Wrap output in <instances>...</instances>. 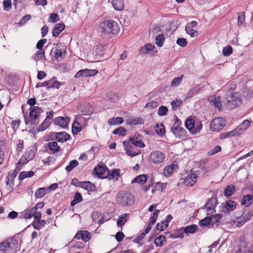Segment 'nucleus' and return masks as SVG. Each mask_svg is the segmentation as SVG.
I'll use <instances>...</instances> for the list:
<instances>
[{"label": "nucleus", "mask_w": 253, "mask_h": 253, "mask_svg": "<svg viewBox=\"0 0 253 253\" xmlns=\"http://www.w3.org/2000/svg\"><path fill=\"white\" fill-rule=\"evenodd\" d=\"M178 168L176 162H173L170 165L166 166L163 170V174L166 177L171 176L174 171Z\"/></svg>", "instance_id": "10"}, {"label": "nucleus", "mask_w": 253, "mask_h": 253, "mask_svg": "<svg viewBox=\"0 0 253 253\" xmlns=\"http://www.w3.org/2000/svg\"><path fill=\"white\" fill-rule=\"evenodd\" d=\"M160 210H155V211L152 214V215L150 217V219L149 222V223H150V224L154 225L155 223L158 218V214L160 213Z\"/></svg>", "instance_id": "48"}, {"label": "nucleus", "mask_w": 253, "mask_h": 253, "mask_svg": "<svg viewBox=\"0 0 253 253\" xmlns=\"http://www.w3.org/2000/svg\"><path fill=\"white\" fill-rule=\"evenodd\" d=\"M183 77L184 75H181L180 76L173 79L170 83V86L172 87L178 86L182 82Z\"/></svg>", "instance_id": "42"}, {"label": "nucleus", "mask_w": 253, "mask_h": 253, "mask_svg": "<svg viewBox=\"0 0 253 253\" xmlns=\"http://www.w3.org/2000/svg\"><path fill=\"white\" fill-rule=\"evenodd\" d=\"M155 129L157 133L161 136H163L165 134V127L163 124H161L160 125L157 124Z\"/></svg>", "instance_id": "49"}, {"label": "nucleus", "mask_w": 253, "mask_h": 253, "mask_svg": "<svg viewBox=\"0 0 253 253\" xmlns=\"http://www.w3.org/2000/svg\"><path fill=\"white\" fill-rule=\"evenodd\" d=\"M66 46L61 43L57 44V47L54 52V57L58 59L66 53Z\"/></svg>", "instance_id": "20"}, {"label": "nucleus", "mask_w": 253, "mask_h": 253, "mask_svg": "<svg viewBox=\"0 0 253 253\" xmlns=\"http://www.w3.org/2000/svg\"><path fill=\"white\" fill-rule=\"evenodd\" d=\"M233 52L232 47L231 46H227L223 48L222 53L224 56H228Z\"/></svg>", "instance_id": "55"}, {"label": "nucleus", "mask_w": 253, "mask_h": 253, "mask_svg": "<svg viewBox=\"0 0 253 253\" xmlns=\"http://www.w3.org/2000/svg\"><path fill=\"white\" fill-rule=\"evenodd\" d=\"M48 191L47 189L44 188H39L35 193V197L36 198H41L45 195V191Z\"/></svg>", "instance_id": "44"}, {"label": "nucleus", "mask_w": 253, "mask_h": 253, "mask_svg": "<svg viewBox=\"0 0 253 253\" xmlns=\"http://www.w3.org/2000/svg\"><path fill=\"white\" fill-rule=\"evenodd\" d=\"M142 123V120L141 118L132 117L126 120V123L129 125L141 124Z\"/></svg>", "instance_id": "38"}, {"label": "nucleus", "mask_w": 253, "mask_h": 253, "mask_svg": "<svg viewBox=\"0 0 253 253\" xmlns=\"http://www.w3.org/2000/svg\"><path fill=\"white\" fill-rule=\"evenodd\" d=\"M49 81H51L50 84L48 86V88H56L59 89L61 85L64 84V82H60L56 80L55 77H53L51 79L49 80Z\"/></svg>", "instance_id": "24"}, {"label": "nucleus", "mask_w": 253, "mask_h": 253, "mask_svg": "<svg viewBox=\"0 0 253 253\" xmlns=\"http://www.w3.org/2000/svg\"><path fill=\"white\" fill-rule=\"evenodd\" d=\"M129 214L128 213H124L122 214L117 221V225L119 226H122L128 220Z\"/></svg>", "instance_id": "34"}, {"label": "nucleus", "mask_w": 253, "mask_h": 253, "mask_svg": "<svg viewBox=\"0 0 253 253\" xmlns=\"http://www.w3.org/2000/svg\"><path fill=\"white\" fill-rule=\"evenodd\" d=\"M120 31L119 25L111 19L101 21L98 27V31L101 36L110 38L117 36Z\"/></svg>", "instance_id": "1"}, {"label": "nucleus", "mask_w": 253, "mask_h": 253, "mask_svg": "<svg viewBox=\"0 0 253 253\" xmlns=\"http://www.w3.org/2000/svg\"><path fill=\"white\" fill-rule=\"evenodd\" d=\"M158 106V102L156 101H151L146 104L145 107L148 109H151L156 108Z\"/></svg>", "instance_id": "59"}, {"label": "nucleus", "mask_w": 253, "mask_h": 253, "mask_svg": "<svg viewBox=\"0 0 253 253\" xmlns=\"http://www.w3.org/2000/svg\"><path fill=\"white\" fill-rule=\"evenodd\" d=\"M126 130L125 129L124 127H120L119 128H118L116 129H115L113 131V133L115 134H119L121 135H125L126 134Z\"/></svg>", "instance_id": "61"}, {"label": "nucleus", "mask_w": 253, "mask_h": 253, "mask_svg": "<svg viewBox=\"0 0 253 253\" xmlns=\"http://www.w3.org/2000/svg\"><path fill=\"white\" fill-rule=\"evenodd\" d=\"M70 135L66 132H57L56 133V139L60 142H64L69 140Z\"/></svg>", "instance_id": "23"}, {"label": "nucleus", "mask_w": 253, "mask_h": 253, "mask_svg": "<svg viewBox=\"0 0 253 253\" xmlns=\"http://www.w3.org/2000/svg\"><path fill=\"white\" fill-rule=\"evenodd\" d=\"M55 125H58L63 128L67 127L70 119L69 117H58L53 120Z\"/></svg>", "instance_id": "16"}, {"label": "nucleus", "mask_w": 253, "mask_h": 253, "mask_svg": "<svg viewBox=\"0 0 253 253\" xmlns=\"http://www.w3.org/2000/svg\"><path fill=\"white\" fill-rule=\"evenodd\" d=\"M48 147L53 153L59 151L60 149V147L58 145L57 143L55 141H52L48 143Z\"/></svg>", "instance_id": "39"}, {"label": "nucleus", "mask_w": 253, "mask_h": 253, "mask_svg": "<svg viewBox=\"0 0 253 253\" xmlns=\"http://www.w3.org/2000/svg\"><path fill=\"white\" fill-rule=\"evenodd\" d=\"M230 99L227 101L229 105L232 106V107L235 108L241 104L242 100L236 93L231 94Z\"/></svg>", "instance_id": "15"}, {"label": "nucleus", "mask_w": 253, "mask_h": 253, "mask_svg": "<svg viewBox=\"0 0 253 253\" xmlns=\"http://www.w3.org/2000/svg\"><path fill=\"white\" fill-rule=\"evenodd\" d=\"M176 43L179 46L185 47L187 44V41L184 38H178L176 40Z\"/></svg>", "instance_id": "62"}, {"label": "nucleus", "mask_w": 253, "mask_h": 253, "mask_svg": "<svg viewBox=\"0 0 253 253\" xmlns=\"http://www.w3.org/2000/svg\"><path fill=\"white\" fill-rule=\"evenodd\" d=\"M208 101L212 105L215 106L218 110H220L222 108L220 97L216 95H211L209 97Z\"/></svg>", "instance_id": "17"}, {"label": "nucleus", "mask_w": 253, "mask_h": 253, "mask_svg": "<svg viewBox=\"0 0 253 253\" xmlns=\"http://www.w3.org/2000/svg\"><path fill=\"white\" fill-rule=\"evenodd\" d=\"M245 22V13L240 12L238 13L237 24L238 26H241Z\"/></svg>", "instance_id": "58"}, {"label": "nucleus", "mask_w": 253, "mask_h": 253, "mask_svg": "<svg viewBox=\"0 0 253 253\" xmlns=\"http://www.w3.org/2000/svg\"><path fill=\"white\" fill-rule=\"evenodd\" d=\"M108 174L109 176V179H115L118 180L120 176V169H113L112 170H109L108 169Z\"/></svg>", "instance_id": "27"}, {"label": "nucleus", "mask_w": 253, "mask_h": 253, "mask_svg": "<svg viewBox=\"0 0 253 253\" xmlns=\"http://www.w3.org/2000/svg\"><path fill=\"white\" fill-rule=\"evenodd\" d=\"M155 48V46L151 43H147L144 46L142 47L140 49V53L145 54L149 51H152Z\"/></svg>", "instance_id": "33"}, {"label": "nucleus", "mask_w": 253, "mask_h": 253, "mask_svg": "<svg viewBox=\"0 0 253 253\" xmlns=\"http://www.w3.org/2000/svg\"><path fill=\"white\" fill-rule=\"evenodd\" d=\"M91 234L87 230L79 231L74 238L77 240L82 239L84 242H87L91 239Z\"/></svg>", "instance_id": "13"}, {"label": "nucleus", "mask_w": 253, "mask_h": 253, "mask_svg": "<svg viewBox=\"0 0 253 253\" xmlns=\"http://www.w3.org/2000/svg\"><path fill=\"white\" fill-rule=\"evenodd\" d=\"M212 220V216L209 215L199 222L201 226H208L211 224Z\"/></svg>", "instance_id": "45"}, {"label": "nucleus", "mask_w": 253, "mask_h": 253, "mask_svg": "<svg viewBox=\"0 0 253 253\" xmlns=\"http://www.w3.org/2000/svg\"><path fill=\"white\" fill-rule=\"evenodd\" d=\"M238 136V132H236L235 129L221 133L220 135L219 138L221 139H224L225 138L230 137L232 136Z\"/></svg>", "instance_id": "30"}, {"label": "nucleus", "mask_w": 253, "mask_h": 253, "mask_svg": "<svg viewBox=\"0 0 253 253\" xmlns=\"http://www.w3.org/2000/svg\"><path fill=\"white\" fill-rule=\"evenodd\" d=\"M106 168L101 165H98L94 169L95 173L99 176L104 174L105 172Z\"/></svg>", "instance_id": "46"}, {"label": "nucleus", "mask_w": 253, "mask_h": 253, "mask_svg": "<svg viewBox=\"0 0 253 253\" xmlns=\"http://www.w3.org/2000/svg\"><path fill=\"white\" fill-rule=\"evenodd\" d=\"M253 201V196L252 195L248 194L247 195L244 196L241 201V203L242 205L248 207L252 204Z\"/></svg>", "instance_id": "28"}, {"label": "nucleus", "mask_w": 253, "mask_h": 253, "mask_svg": "<svg viewBox=\"0 0 253 253\" xmlns=\"http://www.w3.org/2000/svg\"><path fill=\"white\" fill-rule=\"evenodd\" d=\"M168 112V109L166 106H161L158 109V114L159 116H163L166 115Z\"/></svg>", "instance_id": "56"}, {"label": "nucleus", "mask_w": 253, "mask_h": 253, "mask_svg": "<svg viewBox=\"0 0 253 253\" xmlns=\"http://www.w3.org/2000/svg\"><path fill=\"white\" fill-rule=\"evenodd\" d=\"M19 248L18 242L14 237L0 243V253H15Z\"/></svg>", "instance_id": "2"}, {"label": "nucleus", "mask_w": 253, "mask_h": 253, "mask_svg": "<svg viewBox=\"0 0 253 253\" xmlns=\"http://www.w3.org/2000/svg\"><path fill=\"white\" fill-rule=\"evenodd\" d=\"M197 24L198 23L196 21H193L188 23L185 27L187 34L189 35L191 37H195L198 36V32L193 29V28L196 26Z\"/></svg>", "instance_id": "12"}, {"label": "nucleus", "mask_w": 253, "mask_h": 253, "mask_svg": "<svg viewBox=\"0 0 253 253\" xmlns=\"http://www.w3.org/2000/svg\"><path fill=\"white\" fill-rule=\"evenodd\" d=\"M236 203L232 200H229L226 202L225 208L228 211H232L235 209Z\"/></svg>", "instance_id": "41"}, {"label": "nucleus", "mask_w": 253, "mask_h": 253, "mask_svg": "<svg viewBox=\"0 0 253 253\" xmlns=\"http://www.w3.org/2000/svg\"><path fill=\"white\" fill-rule=\"evenodd\" d=\"M147 178L146 174H143L137 176L131 181V183H138L140 184H144L147 181Z\"/></svg>", "instance_id": "25"}, {"label": "nucleus", "mask_w": 253, "mask_h": 253, "mask_svg": "<svg viewBox=\"0 0 253 253\" xmlns=\"http://www.w3.org/2000/svg\"><path fill=\"white\" fill-rule=\"evenodd\" d=\"M117 203L123 206H131L133 205L135 198L133 194L128 191H120L116 196Z\"/></svg>", "instance_id": "3"}, {"label": "nucleus", "mask_w": 253, "mask_h": 253, "mask_svg": "<svg viewBox=\"0 0 253 253\" xmlns=\"http://www.w3.org/2000/svg\"><path fill=\"white\" fill-rule=\"evenodd\" d=\"M98 73L97 70H91L88 69H82L79 71L75 75V78H79L82 77H89L96 75Z\"/></svg>", "instance_id": "9"}, {"label": "nucleus", "mask_w": 253, "mask_h": 253, "mask_svg": "<svg viewBox=\"0 0 253 253\" xmlns=\"http://www.w3.org/2000/svg\"><path fill=\"white\" fill-rule=\"evenodd\" d=\"M251 122L248 120L244 121L235 130L238 132V136L243 133L250 126Z\"/></svg>", "instance_id": "18"}, {"label": "nucleus", "mask_w": 253, "mask_h": 253, "mask_svg": "<svg viewBox=\"0 0 253 253\" xmlns=\"http://www.w3.org/2000/svg\"><path fill=\"white\" fill-rule=\"evenodd\" d=\"M78 164L79 163L77 160H72L70 162L69 165L66 166V170L68 172L71 171L75 167H77Z\"/></svg>", "instance_id": "53"}, {"label": "nucleus", "mask_w": 253, "mask_h": 253, "mask_svg": "<svg viewBox=\"0 0 253 253\" xmlns=\"http://www.w3.org/2000/svg\"><path fill=\"white\" fill-rule=\"evenodd\" d=\"M59 20V17L58 15L55 13H52L50 14L49 19L48 22L55 23Z\"/></svg>", "instance_id": "57"}, {"label": "nucleus", "mask_w": 253, "mask_h": 253, "mask_svg": "<svg viewBox=\"0 0 253 253\" xmlns=\"http://www.w3.org/2000/svg\"><path fill=\"white\" fill-rule=\"evenodd\" d=\"M43 58H45L44 49H39L33 56V59L36 61L42 60Z\"/></svg>", "instance_id": "35"}, {"label": "nucleus", "mask_w": 253, "mask_h": 253, "mask_svg": "<svg viewBox=\"0 0 253 253\" xmlns=\"http://www.w3.org/2000/svg\"><path fill=\"white\" fill-rule=\"evenodd\" d=\"M129 141L132 144L139 148H143L145 147V144L142 142L139 133H136L133 136H131L129 139Z\"/></svg>", "instance_id": "14"}, {"label": "nucleus", "mask_w": 253, "mask_h": 253, "mask_svg": "<svg viewBox=\"0 0 253 253\" xmlns=\"http://www.w3.org/2000/svg\"><path fill=\"white\" fill-rule=\"evenodd\" d=\"M168 226V224L165 223L164 221L161 223H158L156 225V228L158 230L163 231Z\"/></svg>", "instance_id": "60"}, {"label": "nucleus", "mask_w": 253, "mask_h": 253, "mask_svg": "<svg viewBox=\"0 0 253 253\" xmlns=\"http://www.w3.org/2000/svg\"><path fill=\"white\" fill-rule=\"evenodd\" d=\"M164 241H166L165 236L163 235H160L155 239L154 243L156 246L160 247L163 246Z\"/></svg>", "instance_id": "51"}, {"label": "nucleus", "mask_w": 253, "mask_h": 253, "mask_svg": "<svg viewBox=\"0 0 253 253\" xmlns=\"http://www.w3.org/2000/svg\"><path fill=\"white\" fill-rule=\"evenodd\" d=\"M124 119L123 118L120 117H113L112 118L108 120V124L109 125H116L117 124H121L123 123Z\"/></svg>", "instance_id": "36"}, {"label": "nucleus", "mask_w": 253, "mask_h": 253, "mask_svg": "<svg viewBox=\"0 0 253 253\" xmlns=\"http://www.w3.org/2000/svg\"><path fill=\"white\" fill-rule=\"evenodd\" d=\"M33 209V208H32L31 209H27L25 210V213L24 214V217L25 219H30L33 216L34 212H35Z\"/></svg>", "instance_id": "54"}, {"label": "nucleus", "mask_w": 253, "mask_h": 253, "mask_svg": "<svg viewBox=\"0 0 253 253\" xmlns=\"http://www.w3.org/2000/svg\"><path fill=\"white\" fill-rule=\"evenodd\" d=\"M51 124V121L48 119H45L42 123L41 124V127L42 130L46 129Z\"/></svg>", "instance_id": "63"}, {"label": "nucleus", "mask_w": 253, "mask_h": 253, "mask_svg": "<svg viewBox=\"0 0 253 253\" xmlns=\"http://www.w3.org/2000/svg\"><path fill=\"white\" fill-rule=\"evenodd\" d=\"M20 123L21 121L19 119L15 120L12 122L11 126L14 131H15L17 129H18Z\"/></svg>", "instance_id": "64"}, {"label": "nucleus", "mask_w": 253, "mask_h": 253, "mask_svg": "<svg viewBox=\"0 0 253 253\" xmlns=\"http://www.w3.org/2000/svg\"><path fill=\"white\" fill-rule=\"evenodd\" d=\"M171 131L176 137L179 138H182L186 136L187 132L184 128L179 126L173 125L171 127Z\"/></svg>", "instance_id": "11"}, {"label": "nucleus", "mask_w": 253, "mask_h": 253, "mask_svg": "<svg viewBox=\"0 0 253 253\" xmlns=\"http://www.w3.org/2000/svg\"><path fill=\"white\" fill-rule=\"evenodd\" d=\"M166 158L165 155L159 150L153 151L149 155L148 160L150 163L159 165L162 163Z\"/></svg>", "instance_id": "5"}, {"label": "nucleus", "mask_w": 253, "mask_h": 253, "mask_svg": "<svg viewBox=\"0 0 253 253\" xmlns=\"http://www.w3.org/2000/svg\"><path fill=\"white\" fill-rule=\"evenodd\" d=\"M46 223V221L45 220H37L36 222L33 223V226L34 228L37 230H40L42 227H44Z\"/></svg>", "instance_id": "40"}, {"label": "nucleus", "mask_w": 253, "mask_h": 253, "mask_svg": "<svg viewBox=\"0 0 253 253\" xmlns=\"http://www.w3.org/2000/svg\"><path fill=\"white\" fill-rule=\"evenodd\" d=\"M185 125L186 128L193 134L199 132L203 127L201 122H195V120L191 118H189L186 120Z\"/></svg>", "instance_id": "4"}, {"label": "nucleus", "mask_w": 253, "mask_h": 253, "mask_svg": "<svg viewBox=\"0 0 253 253\" xmlns=\"http://www.w3.org/2000/svg\"><path fill=\"white\" fill-rule=\"evenodd\" d=\"M200 89V85H196L190 89L186 93L187 98H192L194 95L199 93Z\"/></svg>", "instance_id": "32"}, {"label": "nucleus", "mask_w": 253, "mask_h": 253, "mask_svg": "<svg viewBox=\"0 0 253 253\" xmlns=\"http://www.w3.org/2000/svg\"><path fill=\"white\" fill-rule=\"evenodd\" d=\"M235 187L234 185H228L224 190V195L225 197H230L235 192Z\"/></svg>", "instance_id": "29"}, {"label": "nucleus", "mask_w": 253, "mask_h": 253, "mask_svg": "<svg viewBox=\"0 0 253 253\" xmlns=\"http://www.w3.org/2000/svg\"><path fill=\"white\" fill-rule=\"evenodd\" d=\"M80 187L90 192H93L96 189L95 185L89 181H82L80 183Z\"/></svg>", "instance_id": "22"}, {"label": "nucleus", "mask_w": 253, "mask_h": 253, "mask_svg": "<svg viewBox=\"0 0 253 253\" xmlns=\"http://www.w3.org/2000/svg\"><path fill=\"white\" fill-rule=\"evenodd\" d=\"M65 28V25L63 23H58L56 24L52 31V36L54 37H56L63 31Z\"/></svg>", "instance_id": "21"}, {"label": "nucleus", "mask_w": 253, "mask_h": 253, "mask_svg": "<svg viewBox=\"0 0 253 253\" xmlns=\"http://www.w3.org/2000/svg\"><path fill=\"white\" fill-rule=\"evenodd\" d=\"M83 201V197L81 194L78 192L75 194L74 199L71 203V206H74L76 204L81 203Z\"/></svg>", "instance_id": "37"}, {"label": "nucleus", "mask_w": 253, "mask_h": 253, "mask_svg": "<svg viewBox=\"0 0 253 253\" xmlns=\"http://www.w3.org/2000/svg\"><path fill=\"white\" fill-rule=\"evenodd\" d=\"M29 110L31 124H39V118L42 112V109L38 106H33L31 107Z\"/></svg>", "instance_id": "7"}, {"label": "nucleus", "mask_w": 253, "mask_h": 253, "mask_svg": "<svg viewBox=\"0 0 253 253\" xmlns=\"http://www.w3.org/2000/svg\"><path fill=\"white\" fill-rule=\"evenodd\" d=\"M197 229V226L196 225H192L186 227L184 229V232L186 233L192 234L196 232Z\"/></svg>", "instance_id": "52"}, {"label": "nucleus", "mask_w": 253, "mask_h": 253, "mask_svg": "<svg viewBox=\"0 0 253 253\" xmlns=\"http://www.w3.org/2000/svg\"><path fill=\"white\" fill-rule=\"evenodd\" d=\"M20 165H21V163H20V161H19L16 164V169L14 170V172L12 173L10 175H9L7 177V178L8 179V180L6 181L7 184H8L9 178H11L12 180H13L16 177V174L18 173V172L20 170V169H19V167H20Z\"/></svg>", "instance_id": "50"}, {"label": "nucleus", "mask_w": 253, "mask_h": 253, "mask_svg": "<svg viewBox=\"0 0 253 253\" xmlns=\"http://www.w3.org/2000/svg\"><path fill=\"white\" fill-rule=\"evenodd\" d=\"M225 125V121L223 118L217 117L214 119L211 123L210 127L212 131H218L221 130Z\"/></svg>", "instance_id": "8"}, {"label": "nucleus", "mask_w": 253, "mask_h": 253, "mask_svg": "<svg viewBox=\"0 0 253 253\" xmlns=\"http://www.w3.org/2000/svg\"><path fill=\"white\" fill-rule=\"evenodd\" d=\"M218 204L217 195L216 194H213L212 196L207 201L204 206L205 208L206 209L207 215H211L215 211V209Z\"/></svg>", "instance_id": "6"}, {"label": "nucleus", "mask_w": 253, "mask_h": 253, "mask_svg": "<svg viewBox=\"0 0 253 253\" xmlns=\"http://www.w3.org/2000/svg\"><path fill=\"white\" fill-rule=\"evenodd\" d=\"M34 174V172L32 171H22L20 172L18 178L20 180H23L26 178L32 177Z\"/></svg>", "instance_id": "43"}, {"label": "nucleus", "mask_w": 253, "mask_h": 253, "mask_svg": "<svg viewBox=\"0 0 253 253\" xmlns=\"http://www.w3.org/2000/svg\"><path fill=\"white\" fill-rule=\"evenodd\" d=\"M165 39V38L163 34H159L156 38V44L159 47H162L163 45Z\"/></svg>", "instance_id": "47"}, {"label": "nucleus", "mask_w": 253, "mask_h": 253, "mask_svg": "<svg viewBox=\"0 0 253 253\" xmlns=\"http://www.w3.org/2000/svg\"><path fill=\"white\" fill-rule=\"evenodd\" d=\"M197 179V175L192 173L185 178L184 183L187 186H192L196 182Z\"/></svg>", "instance_id": "19"}, {"label": "nucleus", "mask_w": 253, "mask_h": 253, "mask_svg": "<svg viewBox=\"0 0 253 253\" xmlns=\"http://www.w3.org/2000/svg\"><path fill=\"white\" fill-rule=\"evenodd\" d=\"M112 4L114 8L119 11L124 9V3L123 0H112Z\"/></svg>", "instance_id": "26"}, {"label": "nucleus", "mask_w": 253, "mask_h": 253, "mask_svg": "<svg viewBox=\"0 0 253 253\" xmlns=\"http://www.w3.org/2000/svg\"><path fill=\"white\" fill-rule=\"evenodd\" d=\"M82 129V125L79 121L77 120L74 121L72 125V131L74 134H77Z\"/></svg>", "instance_id": "31"}]
</instances>
